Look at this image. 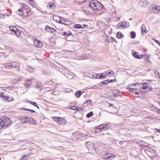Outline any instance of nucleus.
<instances>
[{"mask_svg":"<svg viewBox=\"0 0 160 160\" xmlns=\"http://www.w3.org/2000/svg\"><path fill=\"white\" fill-rule=\"evenodd\" d=\"M128 88L136 95H138L143 92H147L151 90L152 86L149 81H144L142 82L132 84L129 85Z\"/></svg>","mask_w":160,"mask_h":160,"instance_id":"f257e3e1","label":"nucleus"},{"mask_svg":"<svg viewBox=\"0 0 160 160\" xmlns=\"http://www.w3.org/2000/svg\"><path fill=\"white\" fill-rule=\"evenodd\" d=\"M102 9V5L96 0H91V12L93 14Z\"/></svg>","mask_w":160,"mask_h":160,"instance_id":"f03ea898","label":"nucleus"},{"mask_svg":"<svg viewBox=\"0 0 160 160\" xmlns=\"http://www.w3.org/2000/svg\"><path fill=\"white\" fill-rule=\"evenodd\" d=\"M11 123V121L8 117H2L0 119V129L9 127Z\"/></svg>","mask_w":160,"mask_h":160,"instance_id":"7ed1b4c3","label":"nucleus"},{"mask_svg":"<svg viewBox=\"0 0 160 160\" xmlns=\"http://www.w3.org/2000/svg\"><path fill=\"white\" fill-rule=\"evenodd\" d=\"M112 125L110 122L102 123L95 127V129L100 130V131H103L108 130Z\"/></svg>","mask_w":160,"mask_h":160,"instance_id":"20e7f679","label":"nucleus"},{"mask_svg":"<svg viewBox=\"0 0 160 160\" xmlns=\"http://www.w3.org/2000/svg\"><path fill=\"white\" fill-rule=\"evenodd\" d=\"M22 7L20 8L18 10V12H19L18 14L22 17H25L27 16L29 12L23 6L22 4Z\"/></svg>","mask_w":160,"mask_h":160,"instance_id":"39448f33","label":"nucleus"},{"mask_svg":"<svg viewBox=\"0 0 160 160\" xmlns=\"http://www.w3.org/2000/svg\"><path fill=\"white\" fill-rule=\"evenodd\" d=\"M130 24L128 22L124 21L118 23L117 25V28L118 29H124L128 28Z\"/></svg>","mask_w":160,"mask_h":160,"instance_id":"423d86ee","label":"nucleus"},{"mask_svg":"<svg viewBox=\"0 0 160 160\" xmlns=\"http://www.w3.org/2000/svg\"><path fill=\"white\" fill-rule=\"evenodd\" d=\"M150 11L155 14L160 13V6L158 5H152L149 8Z\"/></svg>","mask_w":160,"mask_h":160,"instance_id":"0eeeda50","label":"nucleus"},{"mask_svg":"<svg viewBox=\"0 0 160 160\" xmlns=\"http://www.w3.org/2000/svg\"><path fill=\"white\" fill-rule=\"evenodd\" d=\"M9 28L12 34H15L17 37L21 34V31L15 26L9 27Z\"/></svg>","mask_w":160,"mask_h":160,"instance_id":"6e6552de","label":"nucleus"},{"mask_svg":"<svg viewBox=\"0 0 160 160\" xmlns=\"http://www.w3.org/2000/svg\"><path fill=\"white\" fill-rule=\"evenodd\" d=\"M6 67L7 68H14L17 69L18 71L19 70V65L15 62H10L8 63L6 65Z\"/></svg>","mask_w":160,"mask_h":160,"instance_id":"1a4fd4ad","label":"nucleus"},{"mask_svg":"<svg viewBox=\"0 0 160 160\" xmlns=\"http://www.w3.org/2000/svg\"><path fill=\"white\" fill-rule=\"evenodd\" d=\"M45 30L49 32H51L54 35H55L56 33V30L54 28L51 27H49L47 25L45 28Z\"/></svg>","mask_w":160,"mask_h":160,"instance_id":"9d476101","label":"nucleus"},{"mask_svg":"<svg viewBox=\"0 0 160 160\" xmlns=\"http://www.w3.org/2000/svg\"><path fill=\"white\" fill-rule=\"evenodd\" d=\"M148 4V2L146 0H140L139 2V5L142 7H147Z\"/></svg>","mask_w":160,"mask_h":160,"instance_id":"9b49d317","label":"nucleus"},{"mask_svg":"<svg viewBox=\"0 0 160 160\" xmlns=\"http://www.w3.org/2000/svg\"><path fill=\"white\" fill-rule=\"evenodd\" d=\"M34 43L35 45L39 48L42 47V44L39 40H38L35 38L33 39Z\"/></svg>","mask_w":160,"mask_h":160,"instance_id":"f8f14e48","label":"nucleus"},{"mask_svg":"<svg viewBox=\"0 0 160 160\" xmlns=\"http://www.w3.org/2000/svg\"><path fill=\"white\" fill-rule=\"evenodd\" d=\"M85 135L81 133H78L77 134L76 138L77 140H81L84 139Z\"/></svg>","mask_w":160,"mask_h":160,"instance_id":"ddd939ff","label":"nucleus"},{"mask_svg":"<svg viewBox=\"0 0 160 160\" xmlns=\"http://www.w3.org/2000/svg\"><path fill=\"white\" fill-rule=\"evenodd\" d=\"M35 87L39 91H41L42 90L43 87L42 83L40 82H37L35 86Z\"/></svg>","mask_w":160,"mask_h":160,"instance_id":"4468645a","label":"nucleus"},{"mask_svg":"<svg viewBox=\"0 0 160 160\" xmlns=\"http://www.w3.org/2000/svg\"><path fill=\"white\" fill-rule=\"evenodd\" d=\"M133 56L135 58L140 59L142 58V55L140 54L139 53L137 52H135L132 54Z\"/></svg>","mask_w":160,"mask_h":160,"instance_id":"2eb2a0df","label":"nucleus"},{"mask_svg":"<svg viewBox=\"0 0 160 160\" xmlns=\"http://www.w3.org/2000/svg\"><path fill=\"white\" fill-rule=\"evenodd\" d=\"M26 123L28 122L33 123L34 122V118L31 117H27L26 116Z\"/></svg>","mask_w":160,"mask_h":160,"instance_id":"dca6fc26","label":"nucleus"},{"mask_svg":"<svg viewBox=\"0 0 160 160\" xmlns=\"http://www.w3.org/2000/svg\"><path fill=\"white\" fill-rule=\"evenodd\" d=\"M19 119L21 122L22 123H26V116H22L19 117Z\"/></svg>","mask_w":160,"mask_h":160,"instance_id":"f3484780","label":"nucleus"},{"mask_svg":"<svg viewBox=\"0 0 160 160\" xmlns=\"http://www.w3.org/2000/svg\"><path fill=\"white\" fill-rule=\"evenodd\" d=\"M67 122L65 119L61 118L59 122L58 123L59 125H65L66 124Z\"/></svg>","mask_w":160,"mask_h":160,"instance_id":"a211bd4d","label":"nucleus"},{"mask_svg":"<svg viewBox=\"0 0 160 160\" xmlns=\"http://www.w3.org/2000/svg\"><path fill=\"white\" fill-rule=\"evenodd\" d=\"M105 73H106V76H111L112 75H113L114 74V71L112 70H108L105 72Z\"/></svg>","mask_w":160,"mask_h":160,"instance_id":"6ab92c4d","label":"nucleus"},{"mask_svg":"<svg viewBox=\"0 0 160 160\" xmlns=\"http://www.w3.org/2000/svg\"><path fill=\"white\" fill-rule=\"evenodd\" d=\"M108 80H106L104 81L99 83L100 86H105L108 84Z\"/></svg>","mask_w":160,"mask_h":160,"instance_id":"aec40b11","label":"nucleus"},{"mask_svg":"<svg viewBox=\"0 0 160 160\" xmlns=\"http://www.w3.org/2000/svg\"><path fill=\"white\" fill-rule=\"evenodd\" d=\"M141 31L142 35H145L146 33V27L144 24H143L142 26Z\"/></svg>","mask_w":160,"mask_h":160,"instance_id":"412c9836","label":"nucleus"},{"mask_svg":"<svg viewBox=\"0 0 160 160\" xmlns=\"http://www.w3.org/2000/svg\"><path fill=\"white\" fill-rule=\"evenodd\" d=\"M31 84V79H29L26 81V84L25 85V86L26 88H28L30 87Z\"/></svg>","mask_w":160,"mask_h":160,"instance_id":"4be33fe9","label":"nucleus"},{"mask_svg":"<svg viewBox=\"0 0 160 160\" xmlns=\"http://www.w3.org/2000/svg\"><path fill=\"white\" fill-rule=\"evenodd\" d=\"M63 35L64 36L65 38H67L68 36L72 35V34L71 32L70 31H68L67 32H64L63 33Z\"/></svg>","mask_w":160,"mask_h":160,"instance_id":"5701e85b","label":"nucleus"},{"mask_svg":"<svg viewBox=\"0 0 160 160\" xmlns=\"http://www.w3.org/2000/svg\"><path fill=\"white\" fill-rule=\"evenodd\" d=\"M21 79L19 78H14L12 80L13 83L16 84L20 82Z\"/></svg>","mask_w":160,"mask_h":160,"instance_id":"b1692460","label":"nucleus"},{"mask_svg":"<svg viewBox=\"0 0 160 160\" xmlns=\"http://www.w3.org/2000/svg\"><path fill=\"white\" fill-rule=\"evenodd\" d=\"M120 92H119L118 91H116V92H114L112 94V96H113V97L116 98L118 96H120Z\"/></svg>","mask_w":160,"mask_h":160,"instance_id":"393cba45","label":"nucleus"},{"mask_svg":"<svg viewBox=\"0 0 160 160\" xmlns=\"http://www.w3.org/2000/svg\"><path fill=\"white\" fill-rule=\"evenodd\" d=\"M116 37L118 38L121 39L123 37V35L121 32H119L117 33Z\"/></svg>","mask_w":160,"mask_h":160,"instance_id":"a878e982","label":"nucleus"},{"mask_svg":"<svg viewBox=\"0 0 160 160\" xmlns=\"http://www.w3.org/2000/svg\"><path fill=\"white\" fill-rule=\"evenodd\" d=\"M106 77V73H105V72L102 73L100 74L99 77V79H101L103 78H105Z\"/></svg>","mask_w":160,"mask_h":160,"instance_id":"bb28decb","label":"nucleus"},{"mask_svg":"<svg viewBox=\"0 0 160 160\" xmlns=\"http://www.w3.org/2000/svg\"><path fill=\"white\" fill-rule=\"evenodd\" d=\"M28 71L30 73H33L35 71L34 68L32 67H29L28 68Z\"/></svg>","mask_w":160,"mask_h":160,"instance_id":"cd10ccee","label":"nucleus"},{"mask_svg":"<svg viewBox=\"0 0 160 160\" xmlns=\"http://www.w3.org/2000/svg\"><path fill=\"white\" fill-rule=\"evenodd\" d=\"M74 27L76 28L80 29L83 28L82 26L80 24H76L74 25Z\"/></svg>","mask_w":160,"mask_h":160,"instance_id":"c85d7f7f","label":"nucleus"},{"mask_svg":"<svg viewBox=\"0 0 160 160\" xmlns=\"http://www.w3.org/2000/svg\"><path fill=\"white\" fill-rule=\"evenodd\" d=\"M61 118V117H53L52 118L55 121L58 122H59L60 119Z\"/></svg>","mask_w":160,"mask_h":160,"instance_id":"c756f323","label":"nucleus"},{"mask_svg":"<svg viewBox=\"0 0 160 160\" xmlns=\"http://www.w3.org/2000/svg\"><path fill=\"white\" fill-rule=\"evenodd\" d=\"M29 102L33 106L36 107L38 109H39V106L37 104L36 102H32L30 101H29Z\"/></svg>","mask_w":160,"mask_h":160,"instance_id":"7c9ffc66","label":"nucleus"},{"mask_svg":"<svg viewBox=\"0 0 160 160\" xmlns=\"http://www.w3.org/2000/svg\"><path fill=\"white\" fill-rule=\"evenodd\" d=\"M139 144H140V143H141V144H140V146L142 145L144 147H146L148 146V145H146L145 144H146V143H145L143 141H139Z\"/></svg>","mask_w":160,"mask_h":160,"instance_id":"2f4dec72","label":"nucleus"},{"mask_svg":"<svg viewBox=\"0 0 160 160\" xmlns=\"http://www.w3.org/2000/svg\"><path fill=\"white\" fill-rule=\"evenodd\" d=\"M82 94L81 91H78L75 93V96L77 97H80Z\"/></svg>","mask_w":160,"mask_h":160,"instance_id":"473e14b6","label":"nucleus"},{"mask_svg":"<svg viewBox=\"0 0 160 160\" xmlns=\"http://www.w3.org/2000/svg\"><path fill=\"white\" fill-rule=\"evenodd\" d=\"M130 34L131 35V37L132 38H135L136 37V33L134 32H132Z\"/></svg>","mask_w":160,"mask_h":160,"instance_id":"72a5a7b5","label":"nucleus"},{"mask_svg":"<svg viewBox=\"0 0 160 160\" xmlns=\"http://www.w3.org/2000/svg\"><path fill=\"white\" fill-rule=\"evenodd\" d=\"M156 107H156L155 106L153 105H152L150 106V109L151 110L154 111L155 110Z\"/></svg>","mask_w":160,"mask_h":160,"instance_id":"f704fd0d","label":"nucleus"},{"mask_svg":"<svg viewBox=\"0 0 160 160\" xmlns=\"http://www.w3.org/2000/svg\"><path fill=\"white\" fill-rule=\"evenodd\" d=\"M22 110H26V111H29L30 112H31L32 113H34V112H35V110H32V109H25V108H23Z\"/></svg>","mask_w":160,"mask_h":160,"instance_id":"c9c22d12","label":"nucleus"},{"mask_svg":"<svg viewBox=\"0 0 160 160\" xmlns=\"http://www.w3.org/2000/svg\"><path fill=\"white\" fill-rule=\"evenodd\" d=\"M54 4L53 3L50 2L48 5V6L51 8H54V7H55V5H54Z\"/></svg>","mask_w":160,"mask_h":160,"instance_id":"e433bc0d","label":"nucleus"},{"mask_svg":"<svg viewBox=\"0 0 160 160\" xmlns=\"http://www.w3.org/2000/svg\"><path fill=\"white\" fill-rule=\"evenodd\" d=\"M9 97L7 96H5L4 100H6V101H12L13 100V99L12 98H11V100H8V99H9Z\"/></svg>","mask_w":160,"mask_h":160,"instance_id":"4c0bfd02","label":"nucleus"},{"mask_svg":"<svg viewBox=\"0 0 160 160\" xmlns=\"http://www.w3.org/2000/svg\"><path fill=\"white\" fill-rule=\"evenodd\" d=\"M90 145V142L88 141L86 142L85 143V145L86 147L88 148H89V147Z\"/></svg>","mask_w":160,"mask_h":160,"instance_id":"58836bf2","label":"nucleus"},{"mask_svg":"<svg viewBox=\"0 0 160 160\" xmlns=\"http://www.w3.org/2000/svg\"><path fill=\"white\" fill-rule=\"evenodd\" d=\"M5 96L3 95V93L0 92V97L2 98V100H4Z\"/></svg>","mask_w":160,"mask_h":160,"instance_id":"ea45409f","label":"nucleus"},{"mask_svg":"<svg viewBox=\"0 0 160 160\" xmlns=\"http://www.w3.org/2000/svg\"><path fill=\"white\" fill-rule=\"evenodd\" d=\"M102 24H103V23L102 22H97V24L99 28H100L102 26Z\"/></svg>","mask_w":160,"mask_h":160,"instance_id":"a19ab883","label":"nucleus"},{"mask_svg":"<svg viewBox=\"0 0 160 160\" xmlns=\"http://www.w3.org/2000/svg\"><path fill=\"white\" fill-rule=\"evenodd\" d=\"M27 155H24L22 158L21 159H20L19 160H27L26 157H27Z\"/></svg>","mask_w":160,"mask_h":160,"instance_id":"79ce46f5","label":"nucleus"},{"mask_svg":"<svg viewBox=\"0 0 160 160\" xmlns=\"http://www.w3.org/2000/svg\"><path fill=\"white\" fill-rule=\"evenodd\" d=\"M84 77L86 76L87 77H89V73L88 72H85L84 74Z\"/></svg>","mask_w":160,"mask_h":160,"instance_id":"37998d69","label":"nucleus"},{"mask_svg":"<svg viewBox=\"0 0 160 160\" xmlns=\"http://www.w3.org/2000/svg\"><path fill=\"white\" fill-rule=\"evenodd\" d=\"M75 108L76 109H77V111H82L83 109H82V108Z\"/></svg>","mask_w":160,"mask_h":160,"instance_id":"c03bdc74","label":"nucleus"},{"mask_svg":"<svg viewBox=\"0 0 160 160\" xmlns=\"http://www.w3.org/2000/svg\"><path fill=\"white\" fill-rule=\"evenodd\" d=\"M100 74H95V78L97 79H99V77Z\"/></svg>","mask_w":160,"mask_h":160,"instance_id":"a18cd8bd","label":"nucleus"},{"mask_svg":"<svg viewBox=\"0 0 160 160\" xmlns=\"http://www.w3.org/2000/svg\"><path fill=\"white\" fill-rule=\"evenodd\" d=\"M75 108H76V107L75 106H72V107L70 108V109H71L73 110H76L77 109H76Z\"/></svg>","mask_w":160,"mask_h":160,"instance_id":"49530a36","label":"nucleus"},{"mask_svg":"<svg viewBox=\"0 0 160 160\" xmlns=\"http://www.w3.org/2000/svg\"><path fill=\"white\" fill-rule=\"evenodd\" d=\"M152 40H153L155 42L157 43L158 44L160 42L156 40L155 39L153 38Z\"/></svg>","mask_w":160,"mask_h":160,"instance_id":"de8ad7c7","label":"nucleus"},{"mask_svg":"<svg viewBox=\"0 0 160 160\" xmlns=\"http://www.w3.org/2000/svg\"><path fill=\"white\" fill-rule=\"evenodd\" d=\"M115 157L114 155L112 154V155L111 156H108V157L107 158H113V157Z\"/></svg>","mask_w":160,"mask_h":160,"instance_id":"09e8293b","label":"nucleus"},{"mask_svg":"<svg viewBox=\"0 0 160 160\" xmlns=\"http://www.w3.org/2000/svg\"><path fill=\"white\" fill-rule=\"evenodd\" d=\"M155 131L160 133V129L156 128L155 130Z\"/></svg>","mask_w":160,"mask_h":160,"instance_id":"8fccbe9b","label":"nucleus"},{"mask_svg":"<svg viewBox=\"0 0 160 160\" xmlns=\"http://www.w3.org/2000/svg\"><path fill=\"white\" fill-rule=\"evenodd\" d=\"M58 22L59 23H61L66 24H65L64 23L62 22V21L61 20V18L60 19L59 21Z\"/></svg>","mask_w":160,"mask_h":160,"instance_id":"3c124183","label":"nucleus"},{"mask_svg":"<svg viewBox=\"0 0 160 160\" xmlns=\"http://www.w3.org/2000/svg\"><path fill=\"white\" fill-rule=\"evenodd\" d=\"M111 40H112L113 41L116 42L115 40V38L112 37H111Z\"/></svg>","mask_w":160,"mask_h":160,"instance_id":"603ef678","label":"nucleus"},{"mask_svg":"<svg viewBox=\"0 0 160 160\" xmlns=\"http://www.w3.org/2000/svg\"><path fill=\"white\" fill-rule=\"evenodd\" d=\"M92 78H94V79H95L96 78H95V74H93L92 75Z\"/></svg>","mask_w":160,"mask_h":160,"instance_id":"864d4df0","label":"nucleus"},{"mask_svg":"<svg viewBox=\"0 0 160 160\" xmlns=\"http://www.w3.org/2000/svg\"><path fill=\"white\" fill-rule=\"evenodd\" d=\"M110 98L112 99H115V98L113 97V96H112V95L110 96Z\"/></svg>","mask_w":160,"mask_h":160,"instance_id":"5fc2aeb1","label":"nucleus"},{"mask_svg":"<svg viewBox=\"0 0 160 160\" xmlns=\"http://www.w3.org/2000/svg\"><path fill=\"white\" fill-rule=\"evenodd\" d=\"M109 81L108 82V83L109 82H114V80H108Z\"/></svg>","mask_w":160,"mask_h":160,"instance_id":"6e6d98bb","label":"nucleus"},{"mask_svg":"<svg viewBox=\"0 0 160 160\" xmlns=\"http://www.w3.org/2000/svg\"><path fill=\"white\" fill-rule=\"evenodd\" d=\"M159 109V108L156 107V108L155 109V110L154 112H156L157 113V111H158V109Z\"/></svg>","mask_w":160,"mask_h":160,"instance_id":"4d7b16f0","label":"nucleus"},{"mask_svg":"<svg viewBox=\"0 0 160 160\" xmlns=\"http://www.w3.org/2000/svg\"><path fill=\"white\" fill-rule=\"evenodd\" d=\"M87 117L88 118L90 117V113H89L87 114Z\"/></svg>","mask_w":160,"mask_h":160,"instance_id":"13d9d810","label":"nucleus"},{"mask_svg":"<svg viewBox=\"0 0 160 160\" xmlns=\"http://www.w3.org/2000/svg\"><path fill=\"white\" fill-rule=\"evenodd\" d=\"M105 41H107L108 42H109V39L108 38H107L105 39Z\"/></svg>","mask_w":160,"mask_h":160,"instance_id":"bf43d9fd","label":"nucleus"},{"mask_svg":"<svg viewBox=\"0 0 160 160\" xmlns=\"http://www.w3.org/2000/svg\"><path fill=\"white\" fill-rule=\"evenodd\" d=\"M86 102V103H90V100H87Z\"/></svg>","mask_w":160,"mask_h":160,"instance_id":"052dcab7","label":"nucleus"},{"mask_svg":"<svg viewBox=\"0 0 160 160\" xmlns=\"http://www.w3.org/2000/svg\"><path fill=\"white\" fill-rule=\"evenodd\" d=\"M157 113H160V109L159 108L157 111Z\"/></svg>","mask_w":160,"mask_h":160,"instance_id":"680f3d73","label":"nucleus"},{"mask_svg":"<svg viewBox=\"0 0 160 160\" xmlns=\"http://www.w3.org/2000/svg\"><path fill=\"white\" fill-rule=\"evenodd\" d=\"M109 106L110 107H112L113 106V105L112 104H110L109 105Z\"/></svg>","mask_w":160,"mask_h":160,"instance_id":"e2e57ef3","label":"nucleus"},{"mask_svg":"<svg viewBox=\"0 0 160 160\" xmlns=\"http://www.w3.org/2000/svg\"><path fill=\"white\" fill-rule=\"evenodd\" d=\"M158 75V76H159V77L158 78H160V74H159V72H158V73H157V75Z\"/></svg>","mask_w":160,"mask_h":160,"instance_id":"0e129e2a","label":"nucleus"},{"mask_svg":"<svg viewBox=\"0 0 160 160\" xmlns=\"http://www.w3.org/2000/svg\"><path fill=\"white\" fill-rule=\"evenodd\" d=\"M93 115V113L92 112H91V117Z\"/></svg>","mask_w":160,"mask_h":160,"instance_id":"69168bd1","label":"nucleus"},{"mask_svg":"<svg viewBox=\"0 0 160 160\" xmlns=\"http://www.w3.org/2000/svg\"><path fill=\"white\" fill-rule=\"evenodd\" d=\"M158 103L160 105V101H159L158 102Z\"/></svg>","mask_w":160,"mask_h":160,"instance_id":"338daca9","label":"nucleus"},{"mask_svg":"<svg viewBox=\"0 0 160 160\" xmlns=\"http://www.w3.org/2000/svg\"><path fill=\"white\" fill-rule=\"evenodd\" d=\"M89 6H90V2H89Z\"/></svg>","mask_w":160,"mask_h":160,"instance_id":"774afa93","label":"nucleus"}]
</instances>
